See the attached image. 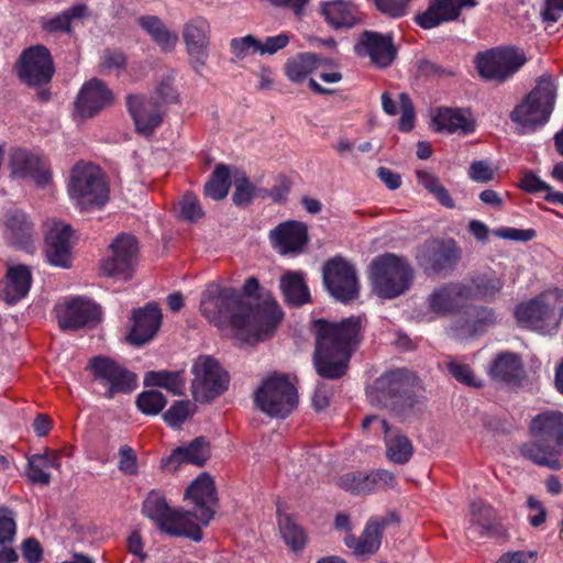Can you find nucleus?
<instances>
[{
  "label": "nucleus",
  "instance_id": "obj_1",
  "mask_svg": "<svg viewBox=\"0 0 563 563\" xmlns=\"http://www.w3.org/2000/svg\"><path fill=\"white\" fill-rule=\"evenodd\" d=\"M201 314L213 325H230L236 338L246 342H257L272 335L283 318L275 301L252 305L241 291L210 283L201 294Z\"/></svg>",
  "mask_w": 563,
  "mask_h": 563
},
{
  "label": "nucleus",
  "instance_id": "obj_2",
  "mask_svg": "<svg viewBox=\"0 0 563 563\" xmlns=\"http://www.w3.org/2000/svg\"><path fill=\"white\" fill-rule=\"evenodd\" d=\"M312 330L316 336L312 362L317 374L332 380L343 377L362 342L364 319L352 316L331 322L321 318L313 321Z\"/></svg>",
  "mask_w": 563,
  "mask_h": 563
},
{
  "label": "nucleus",
  "instance_id": "obj_3",
  "mask_svg": "<svg viewBox=\"0 0 563 563\" xmlns=\"http://www.w3.org/2000/svg\"><path fill=\"white\" fill-rule=\"evenodd\" d=\"M531 439L519 448L521 456L539 466L561 467L563 453V412L545 410L534 416L529 424Z\"/></svg>",
  "mask_w": 563,
  "mask_h": 563
},
{
  "label": "nucleus",
  "instance_id": "obj_4",
  "mask_svg": "<svg viewBox=\"0 0 563 563\" xmlns=\"http://www.w3.org/2000/svg\"><path fill=\"white\" fill-rule=\"evenodd\" d=\"M369 396L373 402L389 408L401 417L421 412L426 407V398L415 391V380L406 369L390 371L382 375L375 380Z\"/></svg>",
  "mask_w": 563,
  "mask_h": 563
},
{
  "label": "nucleus",
  "instance_id": "obj_5",
  "mask_svg": "<svg viewBox=\"0 0 563 563\" xmlns=\"http://www.w3.org/2000/svg\"><path fill=\"white\" fill-rule=\"evenodd\" d=\"M555 98L556 86L553 78L549 75L541 76L536 87L511 111L510 119L521 133L534 132L549 121Z\"/></svg>",
  "mask_w": 563,
  "mask_h": 563
},
{
  "label": "nucleus",
  "instance_id": "obj_6",
  "mask_svg": "<svg viewBox=\"0 0 563 563\" xmlns=\"http://www.w3.org/2000/svg\"><path fill=\"white\" fill-rule=\"evenodd\" d=\"M142 514L168 536L186 537L196 542L202 539L200 526L191 520V511L173 509L159 490L148 493L143 501Z\"/></svg>",
  "mask_w": 563,
  "mask_h": 563
},
{
  "label": "nucleus",
  "instance_id": "obj_7",
  "mask_svg": "<svg viewBox=\"0 0 563 563\" xmlns=\"http://www.w3.org/2000/svg\"><path fill=\"white\" fill-rule=\"evenodd\" d=\"M369 278L379 297L393 299L409 289L413 271L404 257L386 253L372 261Z\"/></svg>",
  "mask_w": 563,
  "mask_h": 563
},
{
  "label": "nucleus",
  "instance_id": "obj_8",
  "mask_svg": "<svg viewBox=\"0 0 563 563\" xmlns=\"http://www.w3.org/2000/svg\"><path fill=\"white\" fill-rule=\"evenodd\" d=\"M257 409L271 418L284 419L298 406V393L285 374H273L254 393Z\"/></svg>",
  "mask_w": 563,
  "mask_h": 563
},
{
  "label": "nucleus",
  "instance_id": "obj_9",
  "mask_svg": "<svg viewBox=\"0 0 563 563\" xmlns=\"http://www.w3.org/2000/svg\"><path fill=\"white\" fill-rule=\"evenodd\" d=\"M70 199L82 210L102 207L109 199V188L101 170L92 164H77L68 184Z\"/></svg>",
  "mask_w": 563,
  "mask_h": 563
},
{
  "label": "nucleus",
  "instance_id": "obj_10",
  "mask_svg": "<svg viewBox=\"0 0 563 563\" xmlns=\"http://www.w3.org/2000/svg\"><path fill=\"white\" fill-rule=\"evenodd\" d=\"M192 396L198 402H210L229 386V375L211 356H199L192 366Z\"/></svg>",
  "mask_w": 563,
  "mask_h": 563
},
{
  "label": "nucleus",
  "instance_id": "obj_11",
  "mask_svg": "<svg viewBox=\"0 0 563 563\" xmlns=\"http://www.w3.org/2000/svg\"><path fill=\"white\" fill-rule=\"evenodd\" d=\"M527 62L523 51L514 47L493 48L476 56V68L486 79L504 82Z\"/></svg>",
  "mask_w": 563,
  "mask_h": 563
},
{
  "label": "nucleus",
  "instance_id": "obj_12",
  "mask_svg": "<svg viewBox=\"0 0 563 563\" xmlns=\"http://www.w3.org/2000/svg\"><path fill=\"white\" fill-rule=\"evenodd\" d=\"M87 369L93 380L107 387L104 397L112 399L117 394H130L136 387V376L114 360L97 355L89 360Z\"/></svg>",
  "mask_w": 563,
  "mask_h": 563
},
{
  "label": "nucleus",
  "instance_id": "obj_13",
  "mask_svg": "<svg viewBox=\"0 0 563 563\" xmlns=\"http://www.w3.org/2000/svg\"><path fill=\"white\" fill-rule=\"evenodd\" d=\"M139 262V245L134 236L119 234L109 246V255L100 268L106 276L130 280Z\"/></svg>",
  "mask_w": 563,
  "mask_h": 563
},
{
  "label": "nucleus",
  "instance_id": "obj_14",
  "mask_svg": "<svg viewBox=\"0 0 563 563\" xmlns=\"http://www.w3.org/2000/svg\"><path fill=\"white\" fill-rule=\"evenodd\" d=\"M328 291L341 302H350L358 296V280L355 268L341 256L328 260L322 269Z\"/></svg>",
  "mask_w": 563,
  "mask_h": 563
},
{
  "label": "nucleus",
  "instance_id": "obj_15",
  "mask_svg": "<svg viewBox=\"0 0 563 563\" xmlns=\"http://www.w3.org/2000/svg\"><path fill=\"white\" fill-rule=\"evenodd\" d=\"M461 258V250L454 240L432 239L417 249L416 260L427 274H440L453 269Z\"/></svg>",
  "mask_w": 563,
  "mask_h": 563
},
{
  "label": "nucleus",
  "instance_id": "obj_16",
  "mask_svg": "<svg viewBox=\"0 0 563 563\" xmlns=\"http://www.w3.org/2000/svg\"><path fill=\"white\" fill-rule=\"evenodd\" d=\"M16 70L24 84L41 86L51 81L55 69L49 51L43 45H35L22 52Z\"/></svg>",
  "mask_w": 563,
  "mask_h": 563
},
{
  "label": "nucleus",
  "instance_id": "obj_17",
  "mask_svg": "<svg viewBox=\"0 0 563 563\" xmlns=\"http://www.w3.org/2000/svg\"><path fill=\"white\" fill-rule=\"evenodd\" d=\"M58 325L64 331L93 327L100 320V308L91 300L75 297L56 309Z\"/></svg>",
  "mask_w": 563,
  "mask_h": 563
},
{
  "label": "nucleus",
  "instance_id": "obj_18",
  "mask_svg": "<svg viewBox=\"0 0 563 563\" xmlns=\"http://www.w3.org/2000/svg\"><path fill=\"white\" fill-rule=\"evenodd\" d=\"M185 499L190 500L195 506V511H191V520L200 528L207 526L213 518L217 504L216 487L211 476L208 473L198 476L187 487Z\"/></svg>",
  "mask_w": 563,
  "mask_h": 563
},
{
  "label": "nucleus",
  "instance_id": "obj_19",
  "mask_svg": "<svg viewBox=\"0 0 563 563\" xmlns=\"http://www.w3.org/2000/svg\"><path fill=\"white\" fill-rule=\"evenodd\" d=\"M128 112L133 119L135 130L143 136H150L162 124L165 110L154 98L142 95L126 97Z\"/></svg>",
  "mask_w": 563,
  "mask_h": 563
},
{
  "label": "nucleus",
  "instance_id": "obj_20",
  "mask_svg": "<svg viewBox=\"0 0 563 563\" xmlns=\"http://www.w3.org/2000/svg\"><path fill=\"white\" fill-rule=\"evenodd\" d=\"M210 37L211 26L205 16H194L183 26V38L196 70L206 64L209 56Z\"/></svg>",
  "mask_w": 563,
  "mask_h": 563
},
{
  "label": "nucleus",
  "instance_id": "obj_21",
  "mask_svg": "<svg viewBox=\"0 0 563 563\" xmlns=\"http://www.w3.org/2000/svg\"><path fill=\"white\" fill-rule=\"evenodd\" d=\"M71 227L54 221L45 234V256L51 265L69 268L71 266Z\"/></svg>",
  "mask_w": 563,
  "mask_h": 563
},
{
  "label": "nucleus",
  "instance_id": "obj_22",
  "mask_svg": "<svg viewBox=\"0 0 563 563\" xmlns=\"http://www.w3.org/2000/svg\"><path fill=\"white\" fill-rule=\"evenodd\" d=\"M515 316L519 323L541 333H550L560 323L555 310L547 305L541 297L518 306Z\"/></svg>",
  "mask_w": 563,
  "mask_h": 563
},
{
  "label": "nucleus",
  "instance_id": "obj_23",
  "mask_svg": "<svg viewBox=\"0 0 563 563\" xmlns=\"http://www.w3.org/2000/svg\"><path fill=\"white\" fill-rule=\"evenodd\" d=\"M114 95L108 85L99 78H91L80 89L75 106L81 118H91L111 106Z\"/></svg>",
  "mask_w": 563,
  "mask_h": 563
},
{
  "label": "nucleus",
  "instance_id": "obj_24",
  "mask_svg": "<svg viewBox=\"0 0 563 563\" xmlns=\"http://www.w3.org/2000/svg\"><path fill=\"white\" fill-rule=\"evenodd\" d=\"M132 328L126 336L134 346L150 342L158 332L162 324V311L156 302H148L136 309L132 314Z\"/></svg>",
  "mask_w": 563,
  "mask_h": 563
},
{
  "label": "nucleus",
  "instance_id": "obj_25",
  "mask_svg": "<svg viewBox=\"0 0 563 563\" xmlns=\"http://www.w3.org/2000/svg\"><path fill=\"white\" fill-rule=\"evenodd\" d=\"M355 51L360 56H368L372 64L379 68L388 67L396 57L391 36L372 31L361 34Z\"/></svg>",
  "mask_w": 563,
  "mask_h": 563
},
{
  "label": "nucleus",
  "instance_id": "obj_26",
  "mask_svg": "<svg viewBox=\"0 0 563 563\" xmlns=\"http://www.w3.org/2000/svg\"><path fill=\"white\" fill-rule=\"evenodd\" d=\"M269 239L280 254H300L308 243V229L302 222L285 221L269 232Z\"/></svg>",
  "mask_w": 563,
  "mask_h": 563
},
{
  "label": "nucleus",
  "instance_id": "obj_27",
  "mask_svg": "<svg viewBox=\"0 0 563 563\" xmlns=\"http://www.w3.org/2000/svg\"><path fill=\"white\" fill-rule=\"evenodd\" d=\"M10 167L13 176L32 178L41 187H44L51 180L46 162L26 150L18 148L12 152Z\"/></svg>",
  "mask_w": 563,
  "mask_h": 563
},
{
  "label": "nucleus",
  "instance_id": "obj_28",
  "mask_svg": "<svg viewBox=\"0 0 563 563\" xmlns=\"http://www.w3.org/2000/svg\"><path fill=\"white\" fill-rule=\"evenodd\" d=\"M386 517L373 518L366 523L361 537L347 534L344 538L345 545L351 549L356 556L368 558L375 554L382 543V533L388 525Z\"/></svg>",
  "mask_w": 563,
  "mask_h": 563
},
{
  "label": "nucleus",
  "instance_id": "obj_29",
  "mask_svg": "<svg viewBox=\"0 0 563 563\" xmlns=\"http://www.w3.org/2000/svg\"><path fill=\"white\" fill-rule=\"evenodd\" d=\"M34 224L29 216L19 209L9 210L4 219V238L16 249L27 250L34 241Z\"/></svg>",
  "mask_w": 563,
  "mask_h": 563
},
{
  "label": "nucleus",
  "instance_id": "obj_30",
  "mask_svg": "<svg viewBox=\"0 0 563 563\" xmlns=\"http://www.w3.org/2000/svg\"><path fill=\"white\" fill-rule=\"evenodd\" d=\"M488 375L492 379L506 383L519 384L523 376V362L519 354L505 351L496 354L488 367Z\"/></svg>",
  "mask_w": 563,
  "mask_h": 563
},
{
  "label": "nucleus",
  "instance_id": "obj_31",
  "mask_svg": "<svg viewBox=\"0 0 563 563\" xmlns=\"http://www.w3.org/2000/svg\"><path fill=\"white\" fill-rule=\"evenodd\" d=\"M437 131L449 133L470 134L475 131L476 124L470 109L440 107L432 118Z\"/></svg>",
  "mask_w": 563,
  "mask_h": 563
},
{
  "label": "nucleus",
  "instance_id": "obj_32",
  "mask_svg": "<svg viewBox=\"0 0 563 563\" xmlns=\"http://www.w3.org/2000/svg\"><path fill=\"white\" fill-rule=\"evenodd\" d=\"M320 13L334 29H350L361 21L357 5L351 1L331 0L321 2Z\"/></svg>",
  "mask_w": 563,
  "mask_h": 563
},
{
  "label": "nucleus",
  "instance_id": "obj_33",
  "mask_svg": "<svg viewBox=\"0 0 563 563\" xmlns=\"http://www.w3.org/2000/svg\"><path fill=\"white\" fill-rule=\"evenodd\" d=\"M468 534L478 538L496 537L500 533L495 509L481 500L472 501Z\"/></svg>",
  "mask_w": 563,
  "mask_h": 563
},
{
  "label": "nucleus",
  "instance_id": "obj_34",
  "mask_svg": "<svg viewBox=\"0 0 563 563\" xmlns=\"http://www.w3.org/2000/svg\"><path fill=\"white\" fill-rule=\"evenodd\" d=\"M471 290L464 284H446L435 288L428 296V305L432 312L445 314L454 311L459 303L457 299H468Z\"/></svg>",
  "mask_w": 563,
  "mask_h": 563
},
{
  "label": "nucleus",
  "instance_id": "obj_35",
  "mask_svg": "<svg viewBox=\"0 0 563 563\" xmlns=\"http://www.w3.org/2000/svg\"><path fill=\"white\" fill-rule=\"evenodd\" d=\"M210 457L209 443L205 438H197L192 440L187 446H179L162 462L163 467H173L176 470L181 464H192L196 466H203L206 461Z\"/></svg>",
  "mask_w": 563,
  "mask_h": 563
},
{
  "label": "nucleus",
  "instance_id": "obj_36",
  "mask_svg": "<svg viewBox=\"0 0 563 563\" xmlns=\"http://www.w3.org/2000/svg\"><path fill=\"white\" fill-rule=\"evenodd\" d=\"M31 283L32 274L27 266L16 265L9 267L2 290L3 300L9 305H15L29 294Z\"/></svg>",
  "mask_w": 563,
  "mask_h": 563
},
{
  "label": "nucleus",
  "instance_id": "obj_37",
  "mask_svg": "<svg viewBox=\"0 0 563 563\" xmlns=\"http://www.w3.org/2000/svg\"><path fill=\"white\" fill-rule=\"evenodd\" d=\"M459 7L455 0H431L426 11L416 16V23L422 29H432L444 22L457 20Z\"/></svg>",
  "mask_w": 563,
  "mask_h": 563
},
{
  "label": "nucleus",
  "instance_id": "obj_38",
  "mask_svg": "<svg viewBox=\"0 0 563 563\" xmlns=\"http://www.w3.org/2000/svg\"><path fill=\"white\" fill-rule=\"evenodd\" d=\"M279 287L285 300L291 306L299 307L310 300V294L303 274L299 272H288L284 274L280 277Z\"/></svg>",
  "mask_w": 563,
  "mask_h": 563
},
{
  "label": "nucleus",
  "instance_id": "obj_39",
  "mask_svg": "<svg viewBox=\"0 0 563 563\" xmlns=\"http://www.w3.org/2000/svg\"><path fill=\"white\" fill-rule=\"evenodd\" d=\"M139 23L163 51L170 52L175 48L178 42V35L170 32L159 18L145 15L140 18Z\"/></svg>",
  "mask_w": 563,
  "mask_h": 563
},
{
  "label": "nucleus",
  "instance_id": "obj_40",
  "mask_svg": "<svg viewBox=\"0 0 563 563\" xmlns=\"http://www.w3.org/2000/svg\"><path fill=\"white\" fill-rule=\"evenodd\" d=\"M323 59L314 53H300L285 64V73L294 84L302 82Z\"/></svg>",
  "mask_w": 563,
  "mask_h": 563
},
{
  "label": "nucleus",
  "instance_id": "obj_41",
  "mask_svg": "<svg viewBox=\"0 0 563 563\" xmlns=\"http://www.w3.org/2000/svg\"><path fill=\"white\" fill-rule=\"evenodd\" d=\"M86 13L87 7L85 4H76L53 18H41V27L47 33H70V22L75 19H81Z\"/></svg>",
  "mask_w": 563,
  "mask_h": 563
},
{
  "label": "nucleus",
  "instance_id": "obj_42",
  "mask_svg": "<svg viewBox=\"0 0 563 563\" xmlns=\"http://www.w3.org/2000/svg\"><path fill=\"white\" fill-rule=\"evenodd\" d=\"M505 282L496 275H478L466 285L471 290L468 299L476 298L485 301H494L504 288Z\"/></svg>",
  "mask_w": 563,
  "mask_h": 563
},
{
  "label": "nucleus",
  "instance_id": "obj_43",
  "mask_svg": "<svg viewBox=\"0 0 563 563\" xmlns=\"http://www.w3.org/2000/svg\"><path fill=\"white\" fill-rule=\"evenodd\" d=\"M144 384L152 387H162L173 395H183L185 380L181 372L150 371L145 374Z\"/></svg>",
  "mask_w": 563,
  "mask_h": 563
},
{
  "label": "nucleus",
  "instance_id": "obj_44",
  "mask_svg": "<svg viewBox=\"0 0 563 563\" xmlns=\"http://www.w3.org/2000/svg\"><path fill=\"white\" fill-rule=\"evenodd\" d=\"M386 456L395 464H406L413 454L411 441L402 433H395L385 438Z\"/></svg>",
  "mask_w": 563,
  "mask_h": 563
},
{
  "label": "nucleus",
  "instance_id": "obj_45",
  "mask_svg": "<svg viewBox=\"0 0 563 563\" xmlns=\"http://www.w3.org/2000/svg\"><path fill=\"white\" fill-rule=\"evenodd\" d=\"M231 187L230 169L224 164L216 166L205 185V194L213 200H222L227 197Z\"/></svg>",
  "mask_w": 563,
  "mask_h": 563
},
{
  "label": "nucleus",
  "instance_id": "obj_46",
  "mask_svg": "<svg viewBox=\"0 0 563 563\" xmlns=\"http://www.w3.org/2000/svg\"><path fill=\"white\" fill-rule=\"evenodd\" d=\"M278 527L285 543L292 551H301L306 545V533L289 515L280 514L278 509Z\"/></svg>",
  "mask_w": 563,
  "mask_h": 563
},
{
  "label": "nucleus",
  "instance_id": "obj_47",
  "mask_svg": "<svg viewBox=\"0 0 563 563\" xmlns=\"http://www.w3.org/2000/svg\"><path fill=\"white\" fill-rule=\"evenodd\" d=\"M374 479L371 473L350 472L338 479V485L354 495L369 494L373 492Z\"/></svg>",
  "mask_w": 563,
  "mask_h": 563
},
{
  "label": "nucleus",
  "instance_id": "obj_48",
  "mask_svg": "<svg viewBox=\"0 0 563 563\" xmlns=\"http://www.w3.org/2000/svg\"><path fill=\"white\" fill-rule=\"evenodd\" d=\"M166 397L157 390L151 389L141 393L136 398L137 409L148 416L158 415L166 406Z\"/></svg>",
  "mask_w": 563,
  "mask_h": 563
},
{
  "label": "nucleus",
  "instance_id": "obj_49",
  "mask_svg": "<svg viewBox=\"0 0 563 563\" xmlns=\"http://www.w3.org/2000/svg\"><path fill=\"white\" fill-rule=\"evenodd\" d=\"M235 190L232 196L233 202L239 207L251 203L256 198V186H254L245 174H241L234 179Z\"/></svg>",
  "mask_w": 563,
  "mask_h": 563
},
{
  "label": "nucleus",
  "instance_id": "obj_50",
  "mask_svg": "<svg viewBox=\"0 0 563 563\" xmlns=\"http://www.w3.org/2000/svg\"><path fill=\"white\" fill-rule=\"evenodd\" d=\"M175 78L173 74H168L159 80L154 95L152 98L161 103V107L165 104H172L178 102V92L174 85Z\"/></svg>",
  "mask_w": 563,
  "mask_h": 563
},
{
  "label": "nucleus",
  "instance_id": "obj_51",
  "mask_svg": "<svg viewBox=\"0 0 563 563\" xmlns=\"http://www.w3.org/2000/svg\"><path fill=\"white\" fill-rule=\"evenodd\" d=\"M100 67L103 71H115L119 75L126 68V57L119 49L107 48L101 54Z\"/></svg>",
  "mask_w": 563,
  "mask_h": 563
},
{
  "label": "nucleus",
  "instance_id": "obj_52",
  "mask_svg": "<svg viewBox=\"0 0 563 563\" xmlns=\"http://www.w3.org/2000/svg\"><path fill=\"white\" fill-rule=\"evenodd\" d=\"M44 460L40 454H34L27 460L26 476L33 484L47 486L51 483V474L45 471Z\"/></svg>",
  "mask_w": 563,
  "mask_h": 563
},
{
  "label": "nucleus",
  "instance_id": "obj_53",
  "mask_svg": "<svg viewBox=\"0 0 563 563\" xmlns=\"http://www.w3.org/2000/svg\"><path fill=\"white\" fill-rule=\"evenodd\" d=\"M189 401H175L163 415L164 421L172 428L178 429L189 418Z\"/></svg>",
  "mask_w": 563,
  "mask_h": 563
},
{
  "label": "nucleus",
  "instance_id": "obj_54",
  "mask_svg": "<svg viewBox=\"0 0 563 563\" xmlns=\"http://www.w3.org/2000/svg\"><path fill=\"white\" fill-rule=\"evenodd\" d=\"M232 54L236 59H244L249 54L260 53V41L253 35L232 38L230 42Z\"/></svg>",
  "mask_w": 563,
  "mask_h": 563
},
{
  "label": "nucleus",
  "instance_id": "obj_55",
  "mask_svg": "<svg viewBox=\"0 0 563 563\" xmlns=\"http://www.w3.org/2000/svg\"><path fill=\"white\" fill-rule=\"evenodd\" d=\"M179 214L184 220L195 222L202 218L205 212L194 194H186L179 201Z\"/></svg>",
  "mask_w": 563,
  "mask_h": 563
},
{
  "label": "nucleus",
  "instance_id": "obj_56",
  "mask_svg": "<svg viewBox=\"0 0 563 563\" xmlns=\"http://www.w3.org/2000/svg\"><path fill=\"white\" fill-rule=\"evenodd\" d=\"M496 322V316L492 308L481 307L476 310V317L466 321L467 332L475 334L485 330L486 327Z\"/></svg>",
  "mask_w": 563,
  "mask_h": 563
},
{
  "label": "nucleus",
  "instance_id": "obj_57",
  "mask_svg": "<svg viewBox=\"0 0 563 563\" xmlns=\"http://www.w3.org/2000/svg\"><path fill=\"white\" fill-rule=\"evenodd\" d=\"M399 106L401 110L399 130L401 132H409L415 126V108L408 93L401 92L399 95Z\"/></svg>",
  "mask_w": 563,
  "mask_h": 563
},
{
  "label": "nucleus",
  "instance_id": "obj_58",
  "mask_svg": "<svg viewBox=\"0 0 563 563\" xmlns=\"http://www.w3.org/2000/svg\"><path fill=\"white\" fill-rule=\"evenodd\" d=\"M448 371L449 373L460 383L465 384L467 386H479L481 384L476 382L473 371L470 365L459 363L455 360H450L448 362Z\"/></svg>",
  "mask_w": 563,
  "mask_h": 563
},
{
  "label": "nucleus",
  "instance_id": "obj_59",
  "mask_svg": "<svg viewBox=\"0 0 563 563\" xmlns=\"http://www.w3.org/2000/svg\"><path fill=\"white\" fill-rule=\"evenodd\" d=\"M375 7L382 13L390 18H400L407 14L411 0H373Z\"/></svg>",
  "mask_w": 563,
  "mask_h": 563
},
{
  "label": "nucleus",
  "instance_id": "obj_60",
  "mask_svg": "<svg viewBox=\"0 0 563 563\" xmlns=\"http://www.w3.org/2000/svg\"><path fill=\"white\" fill-rule=\"evenodd\" d=\"M521 188L531 194L536 192H545V200L548 201V197L550 194H560L559 191H554L550 185H548L545 181L540 179L537 175L533 173H527L522 179H521Z\"/></svg>",
  "mask_w": 563,
  "mask_h": 563
},
{
  "label": "nucleus",
  "instance_id": "obj_61",
  "mask_svg": "<svg viewBox=\"0 0 563 563\" xmlns=\"http://www.w3.org/2000/svg\"><path fill=\"white\" fill-rule=\"evenodd\" d=\"M118 468L125 475H135L137 473L136 454L129 445H122L119 449Z\"/></svg>",
  "mask_w": 563,
  "mask_h": 563
},
{
  "label": "nucleus",
  "instance_id": "obj_62",
  "mask_svg": "<svg viewBox=\"0 0 563 563\" xmlns=\"http://www.w3.org/2000/svg\"><path fill=\"white\" fill-rule=\"evenodd\" d=\"M1 511L9 514V516L0 517V545H5L13 542L16 533V523L13 519L12 510L2 508Z\"/></svg>",
  "mask_w": 563,
  "mask_h": 563
},
{
  "label": "nucleus",
  "instance_id": "obj_63",
  "mask_svg": "<svg viewBox=\"0 0 563 563\" xmlns=\"http://www.w3.org/2000/svg\"><path fill=\"white\" fill-rule=\"evenodd\" d=\"M290 37L287 33H280L275 36H267L263 42L260 41V54L273 55L285 48L289 44Z\"/></svg>",
  "mask_w": 563,
  "mask_h": 563
},
{
  "label": "nucleus",
  "instance_id": "obj_64",
  "mask_svg": "<svg viewBox=\"0 0 563 563\" xmlns=\"http://www.w3.org/2000/svg\"><path fill=\"white\" fill-rule=\"evenodd\" d=\"M22 555L27 563H40L43 558V548L34 538H27L22 542Z\"/></svg>",
  "mask_w": 563,
  "mask_h": 563
}]
</instances>
